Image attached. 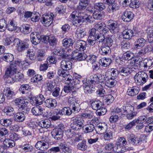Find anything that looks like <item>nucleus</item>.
Wrapping results in <instances>:
<instances>
[{
    "label": "nucleus",
    "instance_id": "f257e3e1",
    "mask_svg": "<svg viewBox=\"0 0 153 153\" xmlns=\"http://www.w3.org/2000/svg\"><path fill=\"white\" fill-rule=\"evenodd\" d=\"M72 121L70 126L75 131H79L83 128L84 132L87 134L92 132L95 129L94 126L90 123L84 126V121L80 117H76L73 119Z\"/></svg>",
    "mask_w": 153,
    "mask_h": 153
},
{
    "label": "nucleus",
    "instance_id": "e2e57ef3",
    "mask_svg": "<svg viewBox=\"0 0 153 153\" xmlns=\"http://www.w3.org/2000/svg\"><path fill=\"white\" fill-rule=\"evenodd\" d=\"M55 10L56 13L60 14H63L65 13L66 8L63 5H59L56 8Z\"/></svg>",
    "mask_w": 153,
    "mask_h": 153
},
{
    "label": "nucleus",
    "instance_id": "b1692460",
    "mask_svg": "<svg viewBox=\"0 0 153 153\" xmlns=\"http://www.w3.org/2000/svg\"><path fill=\"white\" fill-rule=\"evenodd\" d=\"M110 47L108 45H105L103 44L101 47L100 50L99 52L100 53L103 55H107L110 53L111 50Z\"/></svg>",
    "mask_w": 153,
    "mask_h": 153
},
{
    "label": "nucleus",
    "instance_id": "2f4dec72",
    "mask_svg": "<svg viewBox=\"0 0 153 153\" xmlns=\"http://www.w3.org/2000/svg\"><path fill=\"white\" fill-rule=\"evenodd\" d=\"M45 100V98L44 96L39 94V96L34 99V101L33 102L32 104L35 105H41L43 103V102Z\"/></svg>",
    "mask_w": 153,
    "mask_h": 153
},
{
    "label": "nucleus",
    "instance_id": "e433bc0d",
    "mask_svg": "<svg viewBox=\"0 0 153 153\" xmlns=\"http://www.w3.org/2000/svg\"><path fill=\"white\" fill-rule=\"evenodd\" d=\"M103 138L105 141H109L113 138V132L111 130L106 131L103 134Z\"/></svg>",
    "mask_w": 153,
    "mask_h": 153
},
{
    "label": "nucleus",
    "instance_id": "39448f33",
    "mask_svg": "<svg viewBox=\"0 0 153 153\" xmlns=\"http://www.w3.org/2000/svg\"><path fill=\"white\" fill-rule=\"evenodd\" d=\"M72 66L71 61L68 59H65L62 60L60 62L61 69L58 70V72L61 71L62 72H68V71L71 70Z\"/></svg>",
    "mask_w": 153,
    "mask_h": 153
},
{
    "label": "nucleus",
    "instance_id": "ea45409f",
    "mask_svg": "<svg viewBox=\"0 0 153 153\" xmlns=\"http://www.w3.org/2000/svg\"><path fill=\"white\" fill-rule=\"evenodd\" d=\"M117 83V81L115 79L110 78L106 80L105 82V85L109 88H113Z\"/></svg>",
    "mask_w": 153,
    "mask_h": 153
},
{
    "label": "nucleus",
    "instance_id": "603ef678",
    "mask_svg": "<svg viewBox=\"0 0 153 153\" xmlns=\"http://www.w3.org/2000/svg\"><path fill=\"white\" fill-rule=\"evenodd\" d=\"M104 102L107 105H108L112 102L114 99L113 96L111 94L105 95L104 97Z\"/></svg>",
    "mask_w": 153,
    "mask_h": 153
},
{
    "label": "nucleus",
    "instance_id": "49530a36",
    "mask_svg": "<svg viewBox=\"0 0 153 153\" xmlns=\"http://www.w3.org/2000/svg\"><path fill=\"white\" fill-rule=\"evenodd\" d=\"M142 62V59L141 57H137L135 60L132 61L130 63L131 66L134 65L135 66H138L140 65Z\"/></svg>",
    "mask_w": 153,
    "mask_h": 153
},
{
    "label": "nucleus",
    "instance_id": "8fccbe9b",
    "mask_svg": "<svg viewBox=\"0 0 153 153\" xmlns=\"http://www.w3.org/2000/svg\"><path fill=\"white\" fill-rule=\"evenodd\" d=\"M33 13L30 19L31 21L33 22H38L41 17L40 14L38 12H33Z\"/></svg>",
    "mask_w": 153,
    "mask_h": 153
},
{
    "label": "nucleus",
    "instance_id": "3c124183",
    "mask_svg": "<svg viewBox=\"0 0 153 153\" xmlns=\"http://www.w3.org/2000/svg\"><path fill=\"white\" fill-rule=\"evenodd\" d=\"M103 41V44L110 47L112 45L113 41L112 39V36H108L106 38L105 37Z\"/></svg>",
    "mask_w": 153,
    "mask_h": 153
},
{
    "label": "nucleus",
    "instance_id": "4d7b16f0",
    "mask_svg": "<svg viewBox=\"0 0 153 153\" xmlns=\"http://www.w3.org/2000/svg\"><path fill=\"white\" fill-rule=\"evenodd\" d=\"M62 116L60 110L58 111L57 110H55L54 112L53 115L51 117V118L52 120L55 121L59 119Z\"/></svg>",
    "mask_w": 153,
    "mask_h": 153
},
{
    "label": "nucleus",
    "instance_id": "423d86ee",
    "mask_svg": "<svg viewBox=\"0 0 153 153\" xmlns=\"http://www.w3.org/2000/svg\"><path fill=\"white\" fill-rule=\"evenodd\" d=\"M89 32L92 37H94L96 41L98 40L99 43L102 42L104 40L105 36L103 34L99 31H97L94 28L90 29Z\"/></svg>",
    "mask_w": 153,
    "mask_h": 153
},
{
    "label": "nucleus",
    "instance_id": "680f3d73",
    "mask_svg": "<svg viewBox=\"0 0 153 153\" xmlns=\"http://www.w3.org/2000/svg\"><path fill=\"white\" fill-rule=\"evenodd\" d=\"M7 25V21L4 19L0 20V32H3L6 29Z\"/></svg>",
    "mask_w": 153,
    "mask_h": 153
},
{
    "label": "nucleus",
    "instance_id": "20e7f679",
    "mask_svg": "<svg viewBox=\"0 0 153 153\" xmlns=\"http://www.w3.org/2000/svg\"><path fill=\"white\" fill-rule=\"evenodd\" d=\"M55 16L52 13L45 14L42 16L41 18V21L44 26H49L52 23Z\"/></svg>",
    "mask_w": 153,
    "mask_h": 153
},
{
    "label": "nucleus",
    "instance_id": "6ab92c4d",
    "mask_svg": "<svg viewBox=\"0 0 153 153\" xmlns=\"http://www.w3.org/2000/svg\"><path fill=\"white\" fill-rule=\"evenodd\" d=\"M11 64H15V65L16 67L17 66L19 65L20 68L24 70L27 68L30 65L26 59L23 61H21L19 60H17Z\"/></svg>",
    "mask_w": 153,
    "mask_h": 153
},
{
    "label": "nucleus",
    "instance_id": "052dcab7",
    "mask_svg": "<svg viewBox=\"0 0 153 153\" xmlns=\"http://www.w3.org/2000/svg\"><path fill=\"white\" fill-rule=\"evenodd\" d=\"M60 113L62 115H70L72 113L69 107H65L60 110Z\"/></svg>",
    "mask_w": 153,
    "mask_h": 153
},
{
    "label": "nucleus",
    "instance_id": "0eeeda50",
    "mask_svg": "<svg viewBox=\"0 0 153 153\" xmlns=\"http://www.w3.org/2000/svg\"><path fill=\"white\" fill-rule=\"evenodd\" d=\"M135 80L137 82L143 84L145 83L148 79V76L146 73L144 71H139L137 73L135 76Z\"/></svg>",
    "mask_w": 153,
    "mask_h": 153
},
{
    "label": "nucleus",
    "instance_id": "7c9ffc66",
    "mask_svg": "<svg viewBox=\"0 0 153 153\" xmlns=\"http://www.w3.org/2000/svg\"><path fill=\"white\" fill-rule=\"evenodd\" d=\"M102 106V102L99 100L93 101L91 103V108L93 109L96 111Z\"/></svg>",
    "mask_w": 153,
    "mask_h": 153
},
{
    "label": "nucleus",
    "instance_id": "a18cd8bd",
    "mask_svg": "<svg viewBox=\"0 0 153 153\" xmlns=\"http://www.w3.org/2000/svg\"><path fill=\"white\" fill-rule=\"evenodd\" d=\"M44 51L42 50H39L37 52L36 57L38 61H42L44 58Z\"/></svg>",
    "mask_w": 153,
    "mask_h": 153
},
{
    "label": "nucleus",
    "instance_id": "338daca9",
    "mask_svg": "<svg viewBox=\"0 0 153 153\" xmlns=\"http://www.w3.org/2000/svg\"><path fill=\"white\" fill-rule=\"evenodd\" d=\"M18 48V50L19 51H22L29 48V44L26 42L22 41Z\"/></svg>",
    "mask_w": 153,
    "mask_h": 153
},
{
    "label": "nucleus",
    "instance_id": "7ed1b4c3",
    "mask_svg": "<svg viewBox=\"0 0 153 153\" xmlns=\"http://www.w3.org/2000/svg\"><path fill=\"white\" fill-rule=\"evenodd\" d=\"M70 104L69 108L72 113L76 114L79 112L81 108L79 103L77 102L76 99L74 97H71L68 100Z\"/></svg>",
    "mask_w": 153,
    "mask_h": 153
},
{
    "label": "nucleus",
    "instance_id": "5fc2aeb1",
    "mask_svg": "<svg viewBox=\"0 0 153 153\" xmlns=\"http://www.w3.org/2000/svg\"><path fill=\"white\" fill-rule=\"evenodd\" d=\"M95 9L100 11H102L106 8V6L103 2H99L95 3L94 5Z\"/></svg>",
    "mask_w": 153,
    "mask_h": 153
},
{
    "label": "nucleus",
    "instance_id": "f8f14e48",
    "mask_svg": "<svg viewBox=\"0 0 153 153\" xmlns=\"http://www.w3.org/2000/svg\"><path fill=\"white\" fill-rule=\"evenodd\" d=\"M35 146L36 149L41 151H45L49 147L48 142L45 140L38 141L36 144Z\"/></svg>",
    "mask_w": 153,
    "mask_h": 153
},
{
    "label": "nucleus",
    "instance_id": "58836bf2",
    "mask_svg": "<svg viewBox=\"0 0 153 153\" xmlns=\"http://www.w3.org/2000/svg\"><path fill=\"white\" fill-rule=\"evenodd\" d=\"M39 125L42 128H47L50 127L51 122L48 120H42L39 122Z\"/></svg>",
    "mask_w": 153,
    "mask_h": 153
},
{
    "label": "nucleus",
    "instance_id": "0e129e2a",
    "mask_svg": "<svg viewBox=\"0 0 153 153\" xmlns=\"http://www.w3.org/2000/svg\"><path fill=\"white\" fill-rule=\"evenodd\" d=\"M48 40V42L50 45L51 46H55L57 43L58 41L56 37L52 35H50V37Z\"/></svg>",
    "mask_w": 153,
    "mask_h": 153
},
{
    "label": "nucleus",
    "instance_id": "c03bdc74",
    "mask_svg": "<svg viewBox=\"0 0 153 153\" xmlns=\"http://www.w3.org/2000/svg\"><path fill=\"white\" fill-rule=\"evenodd\" d=\"M91 18L92 17L91 16L85 14L82 11H79L78 19H82L84 20L85 19L88 22L89 21H90Z\"/></svg>",
    "mask_w": 153,
    "mask_h": 153
},
{
    "label": "nucleus",
    "instance_id": "412c9836",
    "mask_svg": "<svg viewBox=\"0 0 153 153\" xmlns=\"http://www.w3.org/2000/svg\"><path fill=\"white\" fill-rule=\"evenodd\" d=\"M133 31L131 29H126L123 32V36L124 39H130L134 36Z\"/></svg>",
    "mask_w": 153,
    "mask_h": 153
},
{
    "label": "nucleus",
    "instance_id": "1a4fd4ad",
    "mask_svg": "<svg viewBox=\"0 0 153 153\" xmlns=\"http://www.w3.org/2000/svg\"><path fill=\"white\" fill-rule=\"evenodd\" d=\"M106 24L108 28L111 33H115L118 31V23L116 21L110 20Z\"/></svg>",
    "mask_w": 153,
    "mask_h": 153
},
{
    "label": "nucleus",
    "instance_id": "774afa93",
    "mask_svg": "<svg viewBox=\"0 0 153 153\" xmlns=\"http://www.w3.org/2000/svg\"><path fill=\"white\" fill-rule=\"evenodd\" d=\"M74 87L72 85L71 83L67 84L64 88L63 90L65 93H68L71 92L74 90Z\"/></svg>",
    "mask_w": 153,
    "mask_h": 153
},
{
    "label": "nucleus",
    "instance_id": "6e6d98bb",
    "mask_svg": "<svg viewBox=\"0 0 153 153\" xmlns=\"http://www.w3.org/2000/svg\"><path fill=\"white\" fill-rule=\"evenodd\" d=\"M19 90L22 94H25L30 90V87L28 84L23 85L20 87Z\"/></svg>",
    "mask_w": 153,
    "mask_h": 153
},
{
    "label": "nucleus",
    "instance_id": "9d476101",
    "mask_svg": "<svg viewBox=\"0 0 153 153\" xmlns=\"http://www.w3.org/2000/svg\"><path fill=\"white\" fill-rule=\"evenodd\" d=\"M30 40L32 43L36 45L40 43L42 39V36L38 32H33L30 35Z\"/></svg>",
    "mask_w": 153,
    "mask_h": 153
},
{
    "label": "nucleus",
    "instance_id": "a19ab883",
    "mask_svg": "<svg viewBox=\"0 0 153 153\" xmlns=\"http://www.w3.org/2000/svg\"><path fill=\"white\" fill-rule=\"evenodd\" d=\"M4 146L7 148H12L15 145V143L13 140L9 139H6L3 142Z\"/></svg>",
    "mask_w": 153,
    "mask_h": 153
},
{
    "label": "nucleus",
    "instance_id": "bf43d9fd",
    "mask_svg": "<svg viewBox=\"0 0 153 153\" xmlns=\"http://www.w3.org/2000/svg\"><path fill=\"white\" fill-rule=\"evenodd\" d=\"M114 112L119 117H121L122 115H125V111L123 109V106L121 108L117 107L114 109Z\"/></svg>",
    "mask_w": 153,
    "mask_h": 153
},
{
    "label": "nucleus",
    "instance_id": "c9c22d12",
    "mask_svg": "<svg viewBox=\"0 0 153 153\" xmlns=\"http://www.w3.org/2000/svg\"><path fill=\"white\" fill-rule=\"evenodd\" d=\"M33 12L30 11H25L23 12V14L22 15L21 19L23 21L25 22L27 20L31 19V16L33 15Z\"/></svg>",
    "mask_w": 153,
    "mask_h": 153
},
{
    "label": "nucleus",
    "instance_id": "bb28decb",
    "mask_svg": "<svg viewBox=\"0 0 153 153\" xmlns=\"http://www.w3.org/2000/svg\"><path fill=\"white\" fill-rule=\"evenodd\" d=\"M4 94L8 100H11L13 97L14 96L15 94L12 89L10 88H7L5 89L4 91Z\"/></svg>",
    "mask_w": 153,
    "mask_h": 153
},
{
    "label": "nucleus",
    "instance_id": "13d9d810",
    "mask_svg": "<svg viewBox=\"0 0 153 153\" xmlns=\"http://www.w3.org/2000/svg\"><path fill=\"white\" fill-rule=\"evenodd\" d=\"M105 27L106 25L104 23L99 22L95 25L94 29L96 30H97V31H101L103 30Z\"/></svg>",
    "mask_w": 153,
    "mask_h": 153
},
{
    "label": "nucleus",
    "instance_id": "2eb2a0df",
    "mask_svg": "<svg viewBox=\"0 0 153 153\" xmlns=\"http://www.w3.org/2000/svg\"><path fill=\"white\" fill-rule=\"evenodd\" d=\"M86 42L82 40H78L77 41L74 45V48L77 51H83L86 47Z\"/></svg>",
    "mask_w": 153,
    "mask_h": 153
},
{
    "label": "nucleus",
    "instance_id": "aec40b11",
    "mask_svg": "<svg viewBox=\"0 0 153 153\" xmlns=\"http://www.w3.org/2000/svg\"><path fill=\"white\" fill-rule=\"evenodd\" d=\"M140 89L137 86H133L128 88L127 91V94L131 96L137 95L139 92Z\"/></svg>",
    "mask_w": 153,
    "mask_h": 153
},
{
    "label": "nucleus",
    "instance_id": "dca6fc26",
    "mask_svg": "<svg viewBox=\"0 0 153 153\" xmlns=\"http://www.w3.org/2000/svg\"><path fill=\"white\" fill-rule=\"evenodd\" d=\"M51 135L56 140L61 139L63 137V131L61 129L55 128L52 131Z\"/></svg>",
    "mask_w": 153,
    "mask_h": 153
},
{
    "label": "nucleus",
    "instance_id": "9b49d317",
    "mask_svg": "<svg viewBox=\"0 0 153 153\" xmlns=\"http://www.w3.org/2000/svg\"><path fill=\"white\" fill-rule=\"evenodd\" d=\"M58 74L59 76L63 77L62 80L66 84L71 83L73 79V77L69 74L68 72L63 73L59 71V72H58Z\"/></svg>",
    "mask_w": 153,
    "mask_h": 153
},
{
    "label": "nucleus",
    "instance_id": "f03ea898",
    "mask_svg": "<svg viewBox=\"0 0 153 153\" xmlns=\"http://www.w3.org/2000/svg\"><path fill=\"white\" fill-rule=\"evenodd\" d=\"M15 65L14 64H11L6 70L5 75L7 76L6 82L8 83H13L23 77L22 75L17 73V68Z\"/></svg>",
    "mask_w": 153,
    "mask_h": 153
},
{
    "label": "nucleus",
    "instance_id": "79ce46f5",
    "mask_svg": "<svg viewBox=\"0 0 153 153\" xmlns=\"http://www.w3.org/2000/svg\"><path fill=\"white\" fill-rule=\"evenodd\" d=\"M93 16L95 19L101 20L104 17V14L102 12L95 11L93 13Z\"/></svg>",
    "mask_w": 153,
    "mask_h": 153
},
{
    "label": "nucleus",
    "instance_id": "cd10ccee",
    "mask_svg": "<svg viewBox=\"0 0 153 153\" xmlns=\"http://www.w3.org/2000/svg\"><path fill=\"white\" fill-rule=\"evenodd\" d=\"M89 3L88 0H80L77 8L80 10H84L86 9Z\"/></svg>",
    "mask_w": 153,
    "mask_h": 153
},
{
    "label": "nucleus",
    "instance_id": "5701e85b",
    "mask_svg": "<svg viewBox=\"0 0 153 153\" xmlns=\"http://www.w3.org/2000/svg\"><path fill=\"white\" fill-rule=\"evenodd\" d=\"M53 53L56 55L61 56L62 59H66L69 57L68 55L65 53V51L62 49L54 48L53 50Z\"/></svg>",
    "mask_w": 153,
    "mask_h": 153
},
{
    "label": "nucleus",
    "instance_id": "864d4df0",
    "mask_svg": "<svg viewBox=\"0 0 153 153\" xmlns=\"http://www.w3.org/2000/svg\"><path fill=\"white\" fill-rule=\"evenodd\" d=\"M134 56V53L128 51L124 53L123 56V58L125 60H130Z\"/></svg>",
    "mask_w": 153,
    "mask_h": 153
},
{
    "label": "nucleus",
    "instance_id": "393cba45",
    "mask_svg": "<svg viewBox=\"0 0 153 153\" xmlns=\"http://www.w3.org/2000/svg\"><path fill=\"white\" fill-rule=\"evenodd\" d=\"M85 30L81 28H77L75 32L76 37L79 39H81L86 35Z\"/></svg>",
    "mask_w": 153,
    "mask_h": 153
},
{
    "label": "nucleus",
    "instance_id": "4c0bfd02",
    "mask_svg": "<svg viewBox=\"0 0 153 153\" xmlns=\"http://www.w3.org/2000/svg\"><path fill=\"white\" fill-rule=\"evenodd\" d=\"M3 59L7 62H12L14 59L13 56L10 53H4L2 57Z\"/></svg>",
    "mask_w": 153,
    "mask_h": 153
},
{
    "label": "nucleus",
    "instance_id": "c756f323",
    "mask_svg": "<svg viewBox=\"0 0 153 153\" xmlns=\"http://www.w3.org/2000/svg\"><path fill=\"white\" fill-rule=\"evenodd\" d=\"M14 120L17 122H22L25 118V114L22 112H18L15 114L14 116Z\"/></svg>",
    "mask_w": 153,
    "mask_h": 153
},
{
    "label": "nucleus",
    "instance_id": "ddd939ff",
    "mask_svg": "<svg viewBox=\"0 0 153 153\" xmlns=\"http://www.w3.org/2000/svg\"><path fill=\"white\" fill-rule=\"evenodd\" d=\"M108 128L107 124L105 123H99L95 127V130L98 134L104 133Z\"/></svg>",
    "mask_w": 153,
    "mask_h": 153
},
{
    "label": "nucleus",
    "instance_id": "a878e982",
    "mask_svg": "<svg viewBox=\"0 0 153 153\" xmlns=\"http://www.w3.org/2000/svg\"><path fill=\"white\" fill-rule=\"evenodd\" d=\"M131 69V67L129 68L128 67H121L118 69V71L119 74L123 76H126L128 74H130V70ZM132 69V68H131Z\"/></svg>",
    "mask_w": 153,
    "mask_h": 153
},
{
    "label": "nucleus",
    "instance_id": "f704fd0d",
    "mask_svg": "<svg viewBox=\"0 0 153 153\" xmlns=\"http://www.w3.org/2000/svg\"><path fill=\"white\" fill-rule=\"evenodd\" d=\"M77 148L78 149L84 151L86 150L88 146L86 144V141L85 140H83L82 142H79L76 145Z\"/></svg>",
    "mask_w": 153,
    "mask_h": 153
},
{
    "label": "nucleus",
    "instance_id": "a211bd4d",
    "mask_svg": "<svg viewBox=\"0 0 153 153\" xmlns=\"http://www.w3.org/2000/svg\"><path fill=\"white\" fill-rule=\"evenodd\" d=\"M45 106L51 109H53L57 105V102L54 99L49 98L46 100L45 101Z\"/></svg>",
    "mask_w": 153,
    "mask_h": 153
},
{
    "label": "nucleus",
    "instance_id": "473e14b6",
    "mask_svg": "<svg viewBox=\"0 0 153 153\" xmlns=\"http://www.w3.org/2000/svg\"><path fill=\"white\" fill-rule=\"evenodd\" d=\"M86 81L87 84L93 85L99 82V77L97 74H94L91 75L90 79Z\"/></svg>",
    "mask_w": 153,
    "mask_h": 153
},
{
    "label": "nucleus",
    "instance_id": "69168bd1",
    "mask_svg": "<svg viewBox=\"0 0 153 153\" xmlns=\"http://www.w3.org/2000/svg\"><path fill=\"white\" fill-rule=\"evenodd\" d=\"M84 22V20L81 19H73L72 23L75 26H79Z\"/></svg>",
    "mask_w": 153,
    "mask_h": 153
},
{
    "label": "nucleus",
    "instance_id": "de8ad7c7",
    "mask_svg": "<svg viewBox=\"0 0 153 153\" xmlns=\"http://www.w3.org/2000/svg\"><path fill=\"white\" fill-rule=\"evenodd\" d=\"M46 85L48 91L50 92H51L54 88L57 86L55 82L52 81H48L46 83Z\"/></svg>",
    "mask_w": 153,
    "mask_h": 153
},
{
    "label": "nucleus",
    "instance_id": "09e8293b",
    "mask_svg": "<svg viewBox=\"0 0 153 153\" xmlns=\"http://www.w3.org/2000/svg\"><path fill=\"white\" fill-rule=\"evenodd\" d=\"M73 40L72 39L69 38H65L62 41L63 46L66 48H68L73 45Z\"/></svg>",
    "mask_w": 153,
    "mask_h": 153
},
{
    "label": "nucleus",
    "instance_id": "72a5a7b5",
    "mask_svg": "<svg viewBox=\"0 0 153 153\" xmlns=\"http://www.w3.org/2000/svg\"><path fill=\"white\" fill-rule=\"evenodd\" d=\"M3 111L6 115L9 116H13L15 113L14 109L10 106L5 107L3 109Z\"/></svg>",
    "mask_w": 153,
    "mask_h": 153
},
{
    "label": "nucleus",
    "instance_id": "4be33fe9",
    "mask_svg": "<svg viewBox=\"0 0 153 153\" xmlns=\"http://www.w3.org/2000/svg\"><path fill=\"white\" fill-rule=\"evenodd\" d=\"M146 43V40L143 38L137 39L135 42L134 48L140 49L143 47Z\"/></svg>",
    "mask_w": 153,
    "mask_h": 153
},
{
    "label": "nucleus",
    "instance_id": "6e6552de",
    "mask_svg": "<svg viewBox=\"0 0 153 153\" xmlns=\"http://www.w3.org/2000/svg\"><path fill=\"white\" fill-rule=\"evenodd\" d=\"M127 140L130 143L134 145H139L142 141L140 138L134 134L128 135Z\"/></svg>",
    "mask_w": 153,
    "mask_h": 153
},
{
    "label": "nucleus",
    "instance_id": "f3484780",
    "mask_svg": "<svg viewBox=\"0 0 153 153\" xmlns=\"http://www.w3.org/2000/svg\"><path fill=\"white\" fill-rule=\"evenodd\" d=\"M36 106L33 107L31 109L32 114L35 116H39L42 115L45 109L42 106L36 105Z\"/></svg>",
    "mask_w": 153,
    "mask_h": 153
},
{
    "label": "nucleus",
    "instance_id": "37998d69",
    "mask_svg": "<svg viewBox=\"0 0 153 153\" xmlns=\"http://www.w3.org/2000/svg\"><path fill=\"white\" fill-rule=\"evenodd\" d=\"M21 28H23L22 33L25 34L29 33L32 31V28L30 27V25L27 24H24L22 25Z\"/></svg>",
    "mask_w": 153,
    "mask_h": 153
},
{
    "label": "nucleus",
    "instance_id": "c85d7f7f",
    "mask_svg": "<svg viewBox=\"0 0 153 153\" xmlns=\"http://www.w3.org/2000/svg\"><path fill=\"white\" fill-rule=\"evenodd\" d=\"M16 22L13 20H11L8 22L6 28L9 31H13L16 29Z\"/></svg>",
    "mask_w": 153,
    "mask_h": 153
},
{
    "label": "nucleus",
    "instance_id": "4468645a",
    "mask_svg": "<svg viewBox=\"0 0 153 153\" xmlns=\"http://www.w3.org/2000/svg\"><path fill=\"white\" fill-rule=\"evenodd\" d=\"M134 14L131 11L126 10L123 13L121 17L122 19L125 22H129L133 18Z\"/></svg>",
    "mask_w": 153,
    "mask_h": 153
}]
</instances>
